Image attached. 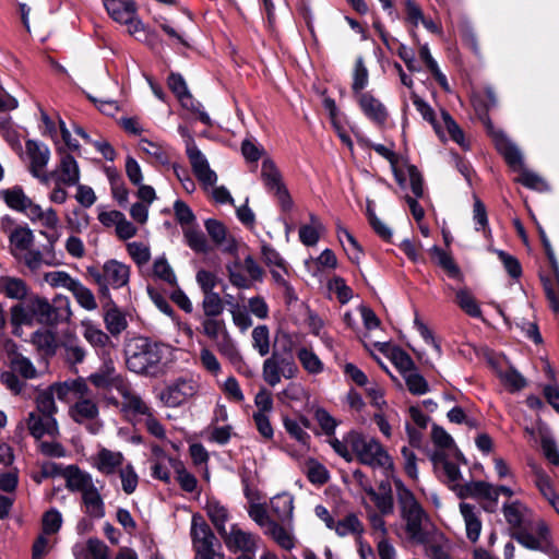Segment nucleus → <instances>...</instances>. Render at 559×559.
Listing matches in <instances>:
<instances>
[{"instance_id":"obj_40","label":"nucleus","mask_w":559,"mask_h":559,"mask_svg":"<svg viewBox=\"0 0 559 559\" xmlns=\"http://www.w3.org/2000/svg\"><path fill=\"white\" fill-rule=\"evenodd\" d=\"M455 302L467 316L472 318H481V309L475 297L467 288H461L456 292Z\"/></svg>"},{"instance_id":"obj_42","label":"nucleus","mask_w":559,"mask_h":559,"mask_svg":"<svg viewBox=\"0 0 559 559\" xmlns=\"http://www.w3.org/2000/svg\"><path fill=\"white\" fill-rule=\"evenodd\" d=\"M390 360L402 376L417 370V366L412 357L400 346L393 345L390 352Z\"/></svg>"},{"instance_id":"obj_31","label":"nucleus","mask_w":559,"mask_h":559,"mask_svg":"<svg viewBox=\"0 0 559 559\" xmlns=\"http://www.w3.org/2000/svg\"><path fill=\"white\" fill-rule=\"evenodd\" d=\"M104 322L106 329L114 336L119 335L128 326L126 314L120 310V308L117 305L104 309Z\"/></svg>"},{"instance_id":"obj_25","label":"nucleus","mask_w":559,"mask_h":559,"mask_svg":"<svg viewBox=\"0 0 559 559\" xmlns=\"http://www.w3.org/2000/svg\"><path fill=\"white\" fill-rule=\"evenodd\" d=\"M124 457L121 452H114L106 448H102L97 453V461L95 465L100 473L111 475L122 465Z\"/></svg>"},{"instance_id":"obj_37","label":"nucleus","mask_w":559,"mask_h":559,"mask_svg":"<svg viewBox=\"0 0 559 559\" xmlns=\"http://www.w3.org/2000/svg\"><path fill=\"white\" fill-rule=\"evenodd\" d=\"M274 542L285 550H290L295 547L294 536L280 523L274 520L267 522V531Z\"/></svg>"},{"instance_id":"obj_62","label":"nucleus","mask_w":559,"mask_h":559,"mask_svg":"<svg viewBox=\"0 0 559 559\" xmlns=\"http://www.w3.org/2000/svg\"><path fill=\"white\" fill-rule=\"evenodd\" d=\"M253 347L263 357L270 352V331L266 325H258L252 331Z\"/></svg>"},{"instance_id":"obj_28","label":"nucleus","mask_w":559,"mask_h":559,"mask_svg":"<svg viewBox=\"0 0 559 559\" xmlns=\"http://www.w3.org/2000/svg\"><path fill=\"white\" fill-rule=\"evenodd\" d=\"M430 253L433 258H437L438 265L444 270L450 278L462 280V271L450 253L437 245L430 249Z\"/></svg>"},{"instance_id":"obj_20","label":"nucleus","mask_w":559,"mask_h":559,"mask_svg":"<svg viewBox=\"0 0 559 559\" xmlns=\"http://www.w3.org/2000/svg\"><path fill=\"white\" fill-rule=\"evenodd\" d=\"M63 477L67 480V488L71 491H81L82 495L85 490L91 488L93 484L92 477L88 473L83 472L76 465H69L64 468Z\"/></svg>"},{"instance_id":"obj_45","label":"nucleus","mask_w":559,"mask_h":559,"mask_svg":"<svg viewBox=\"0 0 559 559\" xmlns=\"http://www.w3.org/2000/svg\"><path fill=\"white\" fill-rule=\"evenodd\" d=\"M526 510L527 508L519 500L511 503H504L502 508L506 521L511 527L515 528V531L522 527L524 518L523 512Z\"/></svg>"},{"instance_id":"obj_60","label":"nucleus","mask_w":559,"mask_h":559,"mask_svg":"<svg viewBox=\"0 0 559 559\" xmlns=\"http://www.w3.org/2000/svg\"><path fill=\"white\" fill-rule=\"evenodd\" d=\"M61 525H62V515L57 509L51 508L50 510L46 511L43 514L41 528H43L44 534H46V535L56 534L61 528Z\"/></svg>"},{"instance_id":"obj_58","label":"nucleus","mask_w":559,"mask_h":559,"mask_svg":"<svg viewBox=\"0 0 559 559\" xmlns=\"http://www.w3.org/2000/svg\"><path fill=\"white\" fill-rule=\"evenodd\" d=\"M261 257L262 261L267 266H277L287 273V263L280 254V252L273 248L270 243L263 241L261 245Z\"/></svg>"},{"instance_id":"obj_10","label":"nucleus","mask_w":559,"mask_h":559,"mask_svg":"<svg viewBox=\"0 0 559 559\" xmlns=\"http://www.w3.org/2000/svg\"><path fill=\"white\" fill-rule=\"evenodd\" d=\"M193 394V382L179 378L166 388L162 393V399L165 401L167 406L177 407Z\"/></svg>"},{"instance_id":"obj_51","label":"nucleus","mask_w":559,"mask_h":559,"mask_svg":"<svg viewBox=\"0 0 559 559\" xmlns=\"http://www.w3.org/2000/svg\"><path fill=\"white\" fill-rule=\"evenodd\" d=\"M70 292L75 297L78 304L85 310L91 311L97 308V304L92 290L84 286L79 280L70 289Z\"/></svg>"},{"instance_id":"obj_54","label":"nucleus","mask_w":559,"mask_h":559,"mask_svg":"<svg viewBox=\"0 0 559 559\" xmlns=\"http://www.w3.org/2000/svg\"><path fill=\"white\" fill-rule=\"evenodd\" d=\"M407 390L413 395H423L430 391L428 381L416 370L403 376Z\"/></svg>"},{"instance_id":"obj_21","label":"nucleus","mask_w":559,"mask_h":559,"mask_svg":"<svg viewBox=\"0 0 559 559\" xmlns=\"http://www.w3.org/2000/svg\"><path fill=\"white\" fill-rule=\"evenodd\" d=\"M460 512L465 522L467 538L472 543H476L481 532L479 512L476 511L475 506L466 502L460 503Z\"/></svg>"},{"instance_id":"obj_44","label":"nucleus","mask_w":559,"mask_h":559,"mask_svg":"<svg viewBox=\"0 0 559 559\" xmlns=\"http://www.w3.org/2000/svg\"><path fill=\"white\" fill-rule=\"evenodd\" d=\"M297 358L307 372L318 374L323 371V362L311 348L301 347L297 352Z\"/></svg>"},{"instance_id":"obj_38","label":"nucleus","mask_w":559,"mask_h":559,"mask_svg":"<svg viewBox=\"0 0 559 559\" xmlns=\"http://www.w3.org/2000/svg\"><path fill=\"white\" fill-rule=\"evenodd\" d=\"M186 243L197 253H207L211 250L205 235L198 224L183 229Z\"/></svg>"},{"instance_id":"obj_16","label":"nucleus","mask_w":559,"mask_h":559,"mask_svg":"<svg viewBox=\"0 0 559 559\" xmlns=\"http://www.w3.org/2000/svg\"><path fill=\"white\" fill-rule=\"evenodd\" d=\"M532 472L535 476V485L543 497L550 503L557 513H559V498L556 493L555 487L550 477L543 471L542 467L535 463H530Z\"/></svg>"},{"instance_id":"obj_14","label":"nucleus","mask_w":559,"mask_h":559,"mask_svg":"<svg viewBox=\"0 0 559 559\" xmlns=\"http://www.w3.org/2000/svg\"><path fill=\"white\" fill-rule=\"evenodd\" d=\"M358 104L364 115L371 121L382 126L388 120L385 106L371 93H360Z\"/></svg>"},{"instance_id":"obj_6","label":"nucleus","mask_w":559,"mask_h":559,"mask_svg":"<svg viewBox=\"0 0 559 559\" xmlns=\"http://www.w3.org/2000/svg\"><path fill=\"white\" fill-rule=\"evenodd\" d=\"M102 359V365L98 370L88 376L87 380L96 389L111 390L112 388L119 389L123 383L121 374L117 373L115 362L111 358L110 350L104 349L97 353Z\"/></svg>"},{"instance_id":"obj_32","label":"nucleus","mask_w":559,"mask_h":559,"mask_svg":"<svg viewBox=\"0 0 559 559\" xmlns=\"http://www.w3.org/2000/svg\"><path fill=\"white\" fill-rule=\"evenodd\" d=\"M286 364V358L280 357L274 349L272 356L263 362V379L271 386L276 385L281 381V366Z\"/></svg>"},{"instance_id":"obj_15","label":"nucleus","mask_w":559,"mask_h":559,"mask_svg":"<svg viewBox=\"0 0 559 559\" xmlns=\"http://www.w3.org/2000/svg\"><path fill=\"white\" fill-rule=\"evenodd\" d=\"M26 152L31 158V173L34 177L39 178L41 182L48 183L49 177H55V173L48 175H40L38 169L44 168L49 160V151L45 147L44 151L40 150L39 144L34 140L26 141Z\"/></svg>"},{"instance_id":"obj_56","label":"nucleus","mask_w":559,"mask_h":559,"mask_svg":"<svg viewBox=\"0 0 559 559\" xmlns=\"http://www.w3.org/2000/svg\"><path fill=\"white\" fill-rule=\"evenodd\" d=\"M56 325L60 322H68L72 316L70 300L66 296L58 295L50 302Z\"/></svg>"},{"instance_id":"obj_48","label":"nucleus","mask_w":559,"mask_h":559,"mask_svg":"<svg viewBox=\"0 0 559 559\" xmlns=\"http://www.w3.org/2000/svg\"><path fill=\"white\" fill-rule=\"evenodd\" d=\"M307 478L313 485L323 486L330 480V473L323 464L310 459L307 463Z\"/></svg>"},{"instance_id":"obj_29","label":"nucleus","mask_w":559,"mask_h":559,"mask_svg":"<svg viewBox=\"0 0 559 559\" xmlns=\"http://www.w3.org/2000/svg\"><path fill=\"white\" fill-rule=\"evenodd\" d=\"M86 276L91 278L98 286V298L102 304L103 310L109 307H114L116 302L114 301L109 285L104 283V276H100V267L97 265H90L86 267Z\"/></svg>"},{"instance_id":"obj_5","label":"nucleus","mask_w":559,"mask_h":559,"mask_svg":"<svg viewBox=\"0 0 559 559\" xmlns=\"http://www.w3.org/2000/svg\"><path fill=\"white\" fill-rule=\"evenodd\" d=\"M478 119L484 124L486 133L491 138L497 152L513 170L523 168V156L520 150L504 134L502 130H496L489 116V105L480 104L476 107Z\"/></svg>"},{"instance_id":"obj_50","label":"nucleus","mask_w":559,"mask_h":559,"mask_svg":"<svg viewBox=\"0 0 559 559\" xmlns=\"http://www.w3.org/2000/svg\"><path fill=\"white\" fill-rule=\"evenodd\" d=\"M283 426L289 437L302 445L309 447L311 437L300 427V424L287 415L283 416Z\"/></svg>"},{"instance_id":"obj_43","label":"nucleus","mask_w":559,"mask_h":559,"mask_svg":"<svg viewBox=\"0 0 559 559\" xmlns=\"http://www.w3.org/2000/svg\"><path fill=\"white\" fill-rule=\"evenodd\" d=\"M333 530L341 537L349 533L360 536L365 531L362 523L355 513H348L343 520L337 521Z\"/></svg>"},{"instance_id":"obj_61","label":"nucleus","mask_w":559,"mask_h":559,"mask_svg":"<svg viewBox=\"0 0 559 559\" xmlns=\"http://www.w3.org/2000/svg\"><path fill=\"white\" fill-rule=\"evenodd\" d=\"M167 86L178 100H182V97L191 98V93L187 86L186 80L180 73L170 72L167 78Z\"/></svg>"},{"instance_id":"obj_41","label":"nucleus","mask_w":559,"mask_h":559,"mask_svg":"<svg viewBox=\"0 0 559 559\" xmlns=\"http://www.w3.org/2000/svg\"><path fill=\"white\" fill-rule=\"evenodd\" d=\"M141 150L152 158L153 164L167 166L170 163V158L168 153L164 150V147L155 142L150 141L148 139L140 140Z\"/></svg>"},{"instance_id":"obj_18","label":"nucleus","mask_w":559,"mask_h":559,"mask_svg":"<svg viewBox=\"0 0 559 559\" xmlns=\"http://www.w3.org/2000/svg\"><path fill=\"white\" fill-rule=\"evenodd\" d=\"M109 16L118 23H132V15L136 13V3L133 0H111L104 2Z\"/></svg>"},{"instance_id":"obj_27","label":"nucleus","mask_w":559,"mask_h":559,"mask_svg":"<svg viewBox=\"0 0 559 559\" xmlns=\"http://www.w3.org/2000/svg\"><path fill=\"white\" fill-rule=\"evenodd\" d=\"M217 349L237 371H241V368L245 367V360L227 331H224L222 338L217 342Z\"/></svg>"},{"instance_id":"obj_26","label":"nucleus","mask_w":559,"mask_h":559,"mask_svg":"<svg viewBox=\"0 0 559 559\" xmlns=\"http://www.w3.org/2000/svg\"><path fill=\"white\" fill-rule=\"evenodd\" d=\"M82 502L85 506V513L90 518L98 520L105 516V503L94 485H91V488L84 491Z\"/></svg>"},{"instance_id":"obj_57","label":"nucleus","mask_w":559,"mask_h":559,"mask_svg":"<svg viewBox=\"0 0 559 559\" xmlns=\"http://www.w3.org/2000/svg\"><path fill=\"white\" fill-rule=\"evenodd\" d=\"M10 242L16 249L24 251L27 250L34 241L33 231L27 227L19 226L10 235Z\"/></svg>"},{"instance_id":"obj_2","label":"nucleus","mask_w":559,"mask_h":559,"mask_svg":"<svg viewBox=\"0 0 559 559\" xmlns=\"http://www.w3.org/2000/svg\"><path fill=\"white\" fill-rule=\"evenodd\" d=\"M391 478L396 489L401 516L406 522L405 532L408 538L416 544H427L429 532L423 527V521L428 519V514L400 477L393 474Z\"/></svg>"},{"instance_id":"obj_46","label":"nucleus","mask_w":559,"mask_h":559,"mask_svg":"<svg viewBox=\"0 0 559 559\" xmlns=\"http://www.w3.org/2000/svg\"><path fill=\"white\" fill-rule=\"evenodd\" d=\"M442 120L445 124L447 131L453 142L459 144L463 150H468L469 144L465 141L464 131L453 119L449 111L441 110Z\"/></svg>"},{"instance_id":"obj_8","label":"nucleus","mask_w":559,"mask_h":559,"mask_svg":"<svg viewBox=\"0 0 559 559\" xmlns=\"http://www.w3.org/2000/svg\"><path fill=\"white\" fill-rule=\"evenodd\" d=\"M186 154L197 179L205 187L214 186L217 181V175L211 169L206 157L199 147L195 146L191 150H186Z\"/></svg>"},{"instance_id":"obj_9","label":"nucleus","mask_w":559,"mask_h":559,"mask_svg":"<svg viewBox=\"0 0 559 559\" xmlns=\"http://www.w3.org/2000/svg\"><path fill=\"white\" fill-rule=\"evenodd\" d=\"M229 550H241L243 554L254 555L257 550L255 536L251 533L245 532L233 524L230 532L226 531L225 536H221Z\"/></svg>"},{"instance_id":"obj_33","label":"nucleus","mask_w":559,"mask_h":559,"mask_svg":"<svg viewBox=\"0 0 559 559\" xmlns=\"http://www.w3.org/2000/svg\"><path fill=\"white\" fill-rule=\"evenodd\" d=\"M1 195L5 204L17 212H26L27 205L31 204V199L26 197L21 186L2 190Z\"/></svg>"},{"instance_id":"obj_4","label":"nucleus","mask_w":559,"mask_h":559,"mask_svg":"<svg viewBox=\"0 0 559 559\" xmlns=\"http://www.w3.org/2000/svg\"><path fill=\"white\" fill-rule=\"evenodd\" d=\"M345 442L348 443L360 464L382 467L385 477H393V459L377 439L367 440L361 432L352 430L345 436Z\"/></svg>"},{"instance_id":"obj_24","label":"nucleus","mask_w":559,"mask_h":559,"mask_svg":"<svg viewBox=\"0 0 559 559\" xmlns=\"http://www.w3.org/2000/svg\"><path fill=\"white\" fill-rule=\"evenodd\" d=\"M271 510L282 523H289L293 519L294 497L287 492L276 495L271 499Z\"/></svg>"},{"instance_id":"obj_7","label":"nucleus","mask_w":559,"mask_h":559,"mask_svg":"<svg viewBox=\"0 0 559 559\" xmlns=\"http://www.w3.org/2000/svg\"><path fill=\"white\" fill-rule=\"evenodd\" d=\"M190 537L193 551L216 552L214 545H219L214 532L201 513L192 515Z\"/></svg>"},{"instance_id":"obj_17","label":"nucleus","mask_w":559,"mask_h":559,"mask_svg":"<svg viewBox=\"0 0 559 559\" xmlns=\"http://www.w3.org/2000/svg\"><path fill=\"white\" fill-rule=\"evenodd\" d=\"M206 515L221 536L226 535V522L229 520L228 509L216 498H207L204 506Z\"/></svg>"},{"instance_id":"obj_55","label":"nucleus","mask_w":559,"mask_h":559,"mask_svg":"<svg viewBox=\"0 0 559 559\" xmlns=\"http://www.w3.org/2000/svg\"><path fill=\"white\" fill-rule=\"evenodd\" d=\"M368 69L365 66L364 58L359 56L356 58L353 73L352 90L355 94L360 95L361 91L368 85Z\"/></svg>"},{"instance_id":"obj_3","label":"nucleus","mask_w":559,"mask_h":559,"mask_svg":"<svg viewBox=\"0 0 559 559\" xmlns=\"http://www.w3.org/2000/svg\"><path fill=\"white\" fill-rule=\"evenodd\" d=\"M536 227L543 247V255L537 259L538 280L549 307L555 314H559V264L546 231L538 223Z\"/></svg>"},{"instance_id":"obj_59","label":"nucleus","mask_w":559,"mask_h":559,"mask_svg":"<svg viewBox=\"0 0 559 559\" xmlns=\"http://www.w3.org/2000/svg\"><path fill=\"white\" fill-rule=\"evenodd\" d=\"M203 312L207 318H216L224 311V304L218 293L203 294Z\"/></svg>"},{"instance_id":"obj_36","label":"nucleus","mask_w":559,"mask_h":559,"mask_svg":"<svg viewBox=\"0 0 559 559\" xmlns=\"http://www.w3.org/2000/svg\"><path fill=\"white\" fill-rule=\"evenodd\" d=\"M0 285L8 298L23 300L27 296L28 287L22 278L2 276Z\"/></svg>"},{"instance_id":"obj_19","label":"nucleus","mask_w":559,"mask_h":559,"mask_svg":"<svg viewBox=\"0 0 559 559\" xmlns=\"http://www.w3.org/2000/svg\"><path fill=\"white\" fill-rule=\"evenodd\" d=\"M459 497L461 499L467 497L481 498L492 503L498 502V495L493 491L492 485L483 480L471 481L463 485L460 489Z\"/></svg>"},{"instance_id":"obj_39","label":"nucleus","mask_w":559,"mask_h":559,"mask_svg":"<svg viewBox=\"0 0 559 559\" xmlns=\"http://www.w3.org/2000/svg\"><path fill=\"white\" fill-rule=\"evenodd\" d=\"M168 461L176 471V479L180 488L186 492H193L198 487L197 477L186 469L181 461L174 457H168Z\"/></svg>"},{"instance_id":"obj_53","label":"nucleus","mask_w":559,"mask_h":559,"mask_svg":"<svg viewBox=\"0 0 559 559\" xmlns=\"http://www.w3.org/2000/svg\"><path fill=\"white\" fill-rule=\"evenodd\" d=\"M365 492L376 504L377 509L382 515H390L394 511V498L393 495H380L372 486L365 488Z\"/></svg>"},{"instance_id":"obj_1","label":"nucleus","mask_w":559,"mask_h":559,"mask_svg":"<svg viewBox=\"0 0 559 559\" xmlns=\"http://www.w3.org/2000/svg\"><path fill=\"white\" fill-rule=\"evenodd\" d=\"M167 345L147 336H135L124 345L127 369L140 376L157 377Z\"/></svg>"},{"instance_id":"obj_23","label":"nucleus","mask_w":559,"mask_h":559,"mask_svg":"<svg viewBox=\"0 0 559 559\" xmlns=\"http://www.w3.org/2000/svg\"><path fill=\"white\" fill-rule=\"evenodd\" d=\"M261 179L265 189L271 193L285 186L281 171L271 158H265L262 162Z\"/></svg>"},{"instance_id":"obj_30","label":"nucleus","mask_w":559,"mask_h":559,"mask_svg":"<svg viewBox=\"0 0 559 559\" xmlns=\"http://www.w3.org/2000/svg\"><path fill=\"white\" fill-rule=\"evenodd\" d=\"M31 342L36 348L47 356H53L57 352V336L51 330H37L32 334Z\"/></svg>"},{"instance_id":"obj_34","label":"nucleus","mask_w":559,"mask_h":559,"mask_svg":"<svg viewBox=\"0 0 559 559\" xmlns=\"http://www.w3.org/2000/svg\"><path fill=\"white\" fill-rule=\"evenodd\" d=\"M98 413L97 404L90 399L80 400L70 408V415L78 424H82L84 419H95Z\"/></svg>"},{"instance_id":"obj_52","label":"nucleus","mask_w":559,"mask_h":559,"mask_svg":"<svg viewBox=\"0 0 559 559\" xmlns=\"http://www.w3.org/2000/svg\"><path fill=\"white\" fill-rule=\"evenodd\" d=\"M153 273L156 277L166 282L171 287L178 286L176 274L165 255H162L154 261Z\"/></svg>"},{"instance_id":"obj_47","label":"nucleus","mask_w":559,"mask_h":559,"mask_svg":"<svg viewBox=\"0 0 559 559\" xmlns=\"http://www.w3.org/2000/svg\"><path fill=\"white\" fill-rule=\"evenodd\" d=\"M473 219L475 222V225H476L475 229L477 231H483L485 236L491 234L486 205L475 194H474V204H473Z\"/></svg>"},{"instance_id":"obj_64","label":"nucleus","mask_w":559,"mask_h":559,"mask_svg":"<svg viewBox=\"0 0 559 559\" xmlns=\"http://www.w3.org/2000/svg\"><path fill=\"white\" fill-rule=\"evenodd\" d=\"M328 287L335 292L342 305L347 304L353 298V289L346 284L345 280L338 275H334L329 281Z\"/></svg>"},{"instance_id":"obj_63","label":"nucleus","mask_w":559,"mask_h":559,"mask_svg":"<svg viewBox=\"0 0 559 559\" xmlns=\"http://www.w3.org/2000/svg\"><path fill=\"white\" fill-rule=\"evenodd\" d=\"M10 369L23 377L24 379H33L36 377L37 371L33 362L25 356L19 355L12 358Z\"/></svg>"},{"instance_id":"obj_13","label":"nucleus","mask_w":559,"mask_h":559,"mask_svg":"<svg viewBox=\"0 0 559 559\" xmlns=\"http://www.w3.org/2000/svg\"><path fill=\"white\" fill-rule=\"evenodd\" d=\"M60 155V174L57 177V183L64 186H75L80 180V169L75 158L62 146L57 148Z\"/></svg>"},{"instance_id":"obj_49","label":"nucleus","mask_w":559,"mask_h":559,"mask_svg":"<svg viewBox=\"0 0 559 559\" xmlns=\"http://www.w3.org/2000/svg\"><path fill=\"white\" fill-rule=\"evenodd\" d=\"M174 213L176 222L182 227V229L197 225V217L185 201L180 199L175 201Z\"/></svg>"},{"instance_id":"obj_12","label":"nucleus","mask_w":559,"mask_h":559,"mask_svg":"<svg viewBox=\"0 0 559 559\" xmlns=\"http://www.w3.org/2000/svg\"><path fill=\"white\" fill-rule=\"evenodd\" d=\"M204 227L212 239V241L216 246H223L226 242L223 251L230 254H236L238 250L237 241L234 237H229L227 239V228L226 226L218 219L207 218L204 222Z\"/></svg>"},{"instance_id":"obj_35","label":"nucleus","mask_w":559,"mask_h":559,"mask_svg":"<svg viewBox=\"0 0 559 559\" xmlns=\"http://www.w3.org/2000/svg\"><path fill=\"white\" fill-rule=\"evenodd\" d=\"M411 98H412L414 106L421 115L423 119L432 126L435 132L437 133V135L440 139H443L444 138L443 130H442L439 121L437 120L436 112L432 109V107L426 100H424L421 97H419L415 92L411 93Z\"/></svg>"},{"instance_id":"obj_22","label":"nucleus","mask_w":559,"mask_h":559,"mask_svg":"<svg viewBox=\"0 0 559 559\" xmlns=\"http://www.w3.org/2000/svg\"><path fill=\"white\" fill-rule=\"evenodd\" d=\"M28 308L34 314L35 320L48 326H55V320L52 314V307L47 298L38 295L28 298Z\"/></svg>"},{"instance_id":"obj_11","label":"nucleus","mask_w":559,"mask_h":559,"mask_svg":"<svg viewBox=\"0 0 559 559\" xmlns=\"http://www.w3.org/2000/svg\"><path fill=\"white\" fill-rule=\"evenodd\" d=\"M100 276H104V283L112 286V288H120L129 282L130 267L115 259H110L100 269Z\"/></svg>"}]
</instances>
